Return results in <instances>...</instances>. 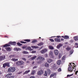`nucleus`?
<instances>
[{
  "label": "nucleus",
  "mask_w": 78,
  "mask_h": 78,
  "mask_svg": "<svg viewBox=\"0 0 78 78\" xmlns=\"http://www.w3.org/2000/svg\"><path fill=\"white\" fill-rule=\"evenodd\" d=\"M16 45V42H9V43L6 44L5 45H4L3 46V47H10L11 45Z\"/></svg>",
  "instance_id": "1"
},
{
  "label": "nucleus",
  "mask_w": 78,
  "mask_h": 78,
  "mask_svg": "<svg viewBox=\"0 0 78 78\" xmlns=\"http://www.w3.org/2000/svg\"><path fill=\"white\" fill-rule=\"evenodd\" d=\"M16 71V68L15 67L9 68L8 69V72H14Z\"/></svg>",
  "instance_id": "2"
},
{
  "label": "nucleus",
  "mask_w": 78,
  "mask_h": 78,
  "mask_svg": "<svg viewBox=\"0 0 78 78\" xmlns=\"http://www.w3.org/2000/svg\"><path fill=\"white\" fill-rule=\"evenodd\" d=\"M23 64H24V62L22 61H19L16 62V66H22Z\"/></svg>",
  "instance_id": "3"
},
{
  "label": "nucleus",
  "mask_w": 78,
  "mask_h": 78,
  "mask_svg": "<svg viewBox=\"0 0 78 78\" xmlns=\"http://www.w3.org/2000/svg\"><path fill=\"white\" fill-rule=\"evenodd\" d=\"M47 51V49H44L41 50L40 51V53H41V54H44V53H46Z\"/></svg>",
  "instance_id": "4"
},
{
  "label": "nucleus",
  "mask_w": 78,
  "mask_h": 78,
  "mask_svg": "<svg viewBox=\"0 0 78 78\" xmlns=\"http://www.w3.org/2000/svg\"><path fill=\"white\" fill-rule=\"evenodd\" d=\"M43 73H44L43 70L41 69L38 71L37 74L38 75H41Z\"/></svg>",
  "instance_id": "5"
},
{
  "label": "nucleus",
  "mask_w": 78,
  "mask_h": 78,
  "mask_svg": "<svg viewBox=\"0 0 78 78\" xmlns=\"http://www.w3.org/2000/svg\"><path fill=\"white\" fill-rule=\"evenodd\" d=\"M41 59L42 61H44V60H45V59H44V58L42 57L41 56H39L37 58V60L38 61H41Z\"/></svg>",
  "instance_id": "6"
},
{
  "label": "nucleus",
  "mask_w": 78,
  "mask_h": 78,
  "mask_svg": "<svg viewBox=\"0 0 78 78\" xmlns=\"http://www.w3.org/2000/svg\"><path fill=\"white\" fill-rule=\"evenodd\" d=\"M5 58V56L1 55L0 56V61H2V60H4Z\"/></svg>",
  "instance_id": "7"
},
{
  "label": "nucleus",
  "mask_w": 78,
  "mask_h": 78,
  "mask_svg": "<svg viewBox=\"0 0 78 78\" xmlns=\"http://www.w3.org/2000/svg\"><path fill=\"white\" fill-rule=\"evenodd\" d=\"M61 37L65 39H69V37L67 35H65V36H62Z\"/></svg>",
  "instance_id": "8"
},
{
  "label": "nucleus",
  "mask_w": 78,
  "mask_h": 78,
  "mask_svg": "<svg viewBox=\"0 0 78 78\" xmlns=\"http://www.w3.org/2000/svg\"><path fill=\"white\" fill-rule=\"evenodd\" d=\"M49 56L50 57H52L53 56V52L52 51H50L49 53Z\"/></svg>",
  "instance_id": "9"
},
{
  "label": "nucleus",
  "mask_w": 78,
  "mask_h": 78,
  "mask_svg": "<svg viewBox=\"0 0 78 78\" xmlns=\"http://www.w3.org/2000/svg\"><path fill=\"white\" fill-rule=\"evenodd\" d=\"M54 40L55 42H61V40H60V39L56 38Z\"/></svg>",
  "instance_id": "10"
},
{
  "label": "nucleus",
  "mask_w": 78,
  "mask_h": 78,
  "mask_svg": "<svg viewBox=\"0 0 78 78\" xmlns=\"http://www.w3.org/2000/svg\"><path fill=\"white\" fill-rule=\"evenodd\" d=\"M47 62L48 63H51V62H53V60L50 59H48L47 60Z\"/></svg>",
  "instance_id": "11"
},
{
  "label": "nucleus",
  "mask_w": 78,
  "mask_h": 78,
  "mask_svg": "<svg viewBox=\"0 0 78 78\" xmlns=\"http://www.w3.org/2000/svg\"><path fill=\"white\" fill-rule=\"evenodd\" d=\"M69 68H68V70L69 71H70L71 72H72V67L70 66V65H69Z\"/></svg>",
  "instance_id": "12"
},
{
  "label": "nucleus",
  "mask_w": 78,
  "mask_h": 78,
  "mask_svg": "<svg viewBox=\"0 0 78 78\" xmlns=\"http://www.w3.org/2000/svg\"><path fill=\"white\" fill-rule=\"evenodd\" d=\"M47 73H48V75H50V73H51V71L50 69H47Z\"/></svg>",
  "instance_id": "13"
},
{
  "label": "nucleus",
  "mask_w": 78,
  "mask_h": 78,
  "mask_svg": "<svg viewBox=\"0 0 78 78\" xmlns=\"http://www.w3.org/2000/svg\"><path fill=\"white\" fill-rule=\"evenodd\" d=\"M44 66L46 67H49V64L47 62H46L45 63Z\"/></svg>",
  "instance_id": "14"
},
{
  "label": "nucleus",
  "mask_w": 78,
  "mask_h": 78,
  "mask_svg": "<svg viewBox=\"0 0 78 78\" xmlns=\"http://www.w3.org/2000/svg\"><path fill=\"white\" fill-rule=\"evenodd\" d=\"M5 49H6L7 51H11V48L10 47L8 48H5Z\"/></svg>",
  "instance_id": "15"
},
{
  "label": "nucleus",
  "mask_w": 78,
  "mask_h": 78,
  "mask_svg": "<svg viewBox=\"0 0 78 78\" xmlns=\"http://www.w3.org/2000/svg\"><path fill=\"white\" fill-rule=\"evenodd\" d=\"M55 54V55H58L59 52H58V50H55L54 51Z\"/></svg>",
  "instance_id": "16"
},
{
  "label": "nucleus",
  "mask_w": 78,
  "mask_h": 78,
  "mask_svg": "<svg viewBox=\"0 0 78 78\" xmlns=\"http://www.w3.org/2000/svg\"><path fill=\"white\" fill-rule=\"evenodd\" d=\"M73 38L75 41H78V37L77 36L74 37Z\"/></svg>",
  "instance_id": "17"
},
{
  "label": "nucleus",
  "mask_w": 78,
  "mask_h": 78,
  "mask_svg": "<svg viewBox=\"0 0 78 78\" xmlns=\"http://www.w3.org/2000/svg\"><path fill=\"white\" fill-rule=\"evenodd\" d=\"M37 45H38V46H41L43 45H44V43H43V42H41L39 43Z\"/></svg>",
  "instance_id": "18"
},
{
  "label": "nucleus",
  "mask_w": 78,
  "mask_h": 78,
  "mask_svg": "<svg viewBox=\"0 0 78 78\" xmlns=\"http://www.w3.org/2000/svg\"><path fill=\"white\" fill-rule=\"evenodd\" d=\"M57 64L58 65H60L61 64V61L60 60H58L57 62Z\"/></svg>",
  "instance_id": "19"
},
{
  "label": "nucleus",
  "mask_w": 78,
  "mask_h": 78,
  "mask_svg": "<svg viewBox=\"0 0 78 78\" xmlns=\"http://www.w3.org/2000/svg\"><path fill=\"white\" fill-rule=\"evenodd\" d=\"M52 69H53L54 70H55L56 69V66L54 65L52 67Z\"/></svg>",
  "instance_id": "20"
},
{
  "label": "nucleus",
  "mask_w": 78,
  "mask_h": 78,
  "mask_svg": "<svg viewBox=\"0 0 78 78\" xmlns=\"http://www.w3.org/2000/svg\"><path fill=\"white\" fill-rule=\"evenodd\" d=\"M62 44H58V45L57 46V48H59L61 47V46H62Z\"/></svg>",
  "instance_id": "21"
},
{
  "label": "nucleus",
  "mask_w": 78,
  "mask_h": 78,
  "mask_svg": "<svg viewBox=\"0 0 78 78\" xmlns=\"http://www.w3.org/2000/svg\"><path fill=\"white\" fill-rule=\"evenodd\" d=\"M11 60L12 61H14V62H15V61H18V59H16V58H13L11 59Z\"/></svg>",
  "instance_id": "22"
},
{
  "label": "nucleus",
  "mask_w": 78,
  "mask_h": 78,
  "mask_svg": "<svg viewBox=\"0 0 78 78\" xmlns=\"http://www.w3.org/2000/svg\"><path fill=\"white\" fill-rule=\"evenodd\" d=\"M30 72V70H28L27 71H26L23 73V75H25V74H27V73H28Z\"/></svg>",
  "instance_id": "23"
},
{
  "label": "nucleus",
  "mask_w": 78,
  "mask_h": 78,
  "mask_svg": "<svg viewBox=\"0 0 78 78\" xmlns=\"http://www.w3.org/2000/svg\"><path fill=\"white\" fill-rule=\"evenodd\" d=\"M49 47L50 50H53V49H54V47L51 45L49 46Z\"/></svg>",
  "instance_id": "24"
},
{
  "label": "nucleus",
  "mask_w": 78,
  "mask_h": 78,
  "mask_svg": "<svg viewBox=\"0 0 78 78\" xmlns=\"http://www.w3.org/2000/svg\"><path fill=\"white\" fill-rule=\"evenodd\" d=\"M24 41H25V42H30V39H25L24 40Z\"/></svg>",
  "instance_id": "25"
},
{
  "label": "nucleus",
  "mask_w": 78,
  "mask_h": 78,
  "mask_svg": "<svg viewBox=\"0 0 78 78\" xmlns=\"http://www.w3.org/2000/svg\"><path fill=\"white\" fill-rule=\"evenodd\" d=\"M14 50H15L16 51H19L20 50V49L19 48H14Z\"/></svg>",
  "instance_id": "26"
},
{
  "label": "nucleus",
  "mask_w": 78,
  "mask_h": 78,
  "mask_svg": "<svg viewBox=\"0 0 78 78\" xmlns=\"http://www.w3.org/2000/svg\"><path fill=\"white\" fill-rule=\"evenodd\" d=\"M37 57L35 55L34 57L31 58V59H32V60H34V59H35Z\"/></svg>",
  "instance_id": "27"
},
{
  "label": "nucleus",
  "mask_w": 78,
  "mask_h": 78,
  "mask_svg": "<svg viewBox=\"0 0 78 78\" xmlns=\"http://www.w3.org/2000/svg\"><path fill=\"white\" fill-rule=\"evenodd\" d=\"M27 49H28V50H30V51H31V50H33V49H31V48L29 46L27 48Z\"/></svg>",
  "instance_id": "28"
},
{
  "label": "nucleus",
  "mask_w": 78,
  "mask_h": 78,
  "mask_svg": "<svg viewBox=\"0 0 78 78\" xmlns=\"http://www.w3.org/2000/svg\"><path fill=\"white\" fill-rule=\"evenodd\" d=\"M14 56H15V55H11L9 56V58H14L15 57H14Z\"/></svg>",
  "instance_id": "29"
},
{
  "label": "nucleus",
  "mask_w": 78,
  "mask_h": 78,
  "mask_svg": "<svg viewBox=\"0 0 78 78\" xmlns=\"http://www.w3.org/2000/svg\"><path fill=\"white\" fill-rule=\"evenodd\" d=\"M44 76H47L48 75V73H47V71H45V72H44Z\"/></svg>",
  "instance_id": "30"
},
{
  "label": "nucleus",
  "mask_w": 78,
  "mask_h": 78,
  "mask_svg": "<svg viewBox=\"0 0 78 78\" xmlns=\"http://www.w3.org/2000/svg\"><path fill=\"white\" fill-rule=\"evenodd\" d=\"M10 75H12V73H9L6 76L7 77L10 76Z\"/></svg>",
  "instance_id": "31"
},
{
  "label": "nucleus",
  "mask_w": 78,
  "mask_h": 78,
  "mask_svg": "<svg viewBox=\"0 0 78 78\" xmlns=\"http://www.w3.org/2000/svg\"><path fill=\"white\" fill-rule=\"evenodd\" d=\"M32 47L33 48H39L38 46H32Z\"/></svg>",
  "instance_id": "32"
},
{
  "label": "nucleus",
  "mask_w": 78,
  "mask_h": 78,
  "mask_svg": "<svg viewBox=\"0 0 78 78\" xmlns=\"http://www.w3.org/2000/svg\"><path fill=\"white\" fill-rule=\"evenodd\" d=\"M55 75H56V74L55 73H54L52 74H51L50 77L51 78V77H53V76H55Z\"/></svg>",
  "instance_id": "33"
},
{
  "label": "nucleus",
  "mask_w": 78,
  "mask_h": 78,
  "mask_svg": "<svg viewBox=\"0 0 78 78\" xmlns=\"http://www.w3.org/2000/svg\"><path fill=\"white\" fill-rule=\"evenodd\" d=\"M5 66L7 67H9V63H5Z\"/></svg>",
  "instance_id": "34"
},
{
  "label": "nucleus",
  "mask_w": 78,
  "mask_h": 78,
  "mask_svg": "<svg viewBox=\"0 0 78 78\" xmlns=\"http://www.w3.org/2000/svg\"><path fill=\"white\" fill-rule=\"evenodd\" d=\"M35 72H36V71H35V70L32 71V72H31V75H34V73H35Z\"/></svg>",
  "instance_id": "35"
},
{
  "label": "nucleus",
  "mask_w": 78,
  "mask_h": 78,
  "mask_svg": "<svg viewBox=\"0 0 78 78\" xmlns=\"http://www.w3.org/2000/svg\"><path fill=\"white\" fill-rule=\"evenodd\" d=\"M37 42V40H34L32 41V43H33L34 44V43H36V42Z\"/></svg>",
  "instance_id": "36"
},
{
  "label": "nucleus",
  "mask_w": 78,
  "mask_h": 78,
  "mask_svg": "<svg viewBox=\"0 0 78 78\" xmlns=\"http://www.w3.org/2000/svg\"><path fill=\"white\" fill-rule=\"evenodd\" d=\"M17 45H18L19 46H22V44H21L20 43H19V42L17 43Z\"/></svg>",
  "instance_id": "37"
},
{
  "label": "nucleus",
  "mask_w": 78,
  "mask_h": 78,
  "mask_svg": "<svg viewBox=\"0 0 78 78\" xmlns=\"http://www.w3.org/2000/svg\"><path fill=\"white\" fill-rule=\"evenodd\" d=\"M75 47L76 48H78V44L76 43L75 44Z\"/></svg>",
  "instance_id": "38"
},
{
  "label": "nucleus",
  "mask_w": 78,
  "mask_h": 78,
  "mask_svg": "<svg viewBox=\"0 0 78 78\" xmlns=\"http://www.w3.org/2000/svg\"><path fill=\"white\" fill-rule=\"evenodd\" d=\"M23 54H28V52L27 51H23Z\"/></svg>",
  "instance_id": "39"
},
{
  "label": "nucleus",
  "mask_w": 78,
  "mask_h": 78,
  "mask_svg": "<svg viewBox=\"0 0 78 78\" xmlns=\"http://www.w3.org/2000/svg\"><path fill=\"white\" fill-rule=\"evenodd\" d=\"M7 78H14V76H8Z\"/></svg>",
  "instance_id": "40"
},
{
  "label": "nucleus",
  "mask_w": 78,
  "mask_h": 78,
  "mask_svg": "<svg viewBox=\"0 0 78 78\" xmlns=\"http://www.w3.org/2000/svg\"><path fill=\"white\" fill-rule=\"evenodd\" d=\"M74 67H75V66H74L73 67V69H72V70H75H75H76V69Z\"/></svg>",
  "instance_id": "41"
},
{
  "label": "nucleus",
  "mask_w": 78,
  "mask_h": 78,
  "mask_svg": "<svg viewBox=\"0 0 78 78\" xmlns=\"http://www.w3.org/2000/svg\"><path fill=\"white\" fill-rule=\"evenodd\" d=\"M66 49L67 50V51H69L70 50V48L69 47H68L66 48Z\"/></svg>",
  "instance_id": "42"
},
{
  "label": "nucleus",
  "mask_w": 78,
  "mask_h": 78,
  "mask_svg": "<svg viewBox=\"0 0 78 78\" xmlns=\"http://www.w3.org/2000/svg\"><path fill=\"white\" fill-rule=\"evenodd\" d=\"M73 51L71 50L69 51V54L70 55H72L73 53Z\"/></svg>",
  "instance_id": "43"
},
{
  "label": "nucleus",
  "mask_w": 78,
  "mask_h": 78,
  "mask_svg": "<svg viewBox=\"0 0 78 78\" xmlns=\"http://www.w3.org/2000/svg\"><path fill=\"white\" fill-rule=\"evenodd\" d=\"M57 37V38H59V37H61V36H54V37Z\"/></svg>",
  "instance_id": "44"
},
{
  "label": "nucleus",
  "mask_w": 78,
  "mask_h": 78,
  "mask_svg": "<svg viewBox=\"0 0 78 78\" xmlns=\"http://www.w3.org/2000/svg\"><path fill=\"white\" fill-rule=\"evenodd\" d=\"M6 64L5 63H4L3 65V67H4V68H5L6 67Z\"/></svg>",
  "instance_id": "45"
},
{
  "label": "nucleus",
  "mask_w": 78,
  "mask_h": 78,
  "mask_svg": "<svg viewBox=\"0 0 78 78\" xmlns=\"http://www.w3.org/2000/svg\"><path fill=\"white\" fill-rule=\"evenodd\" d=\"M31 53H36V51H33Z\"/></svg>",
  "instance_id": "46"
},
{
  "label": "nucleus",
  "mask_w": 78,
  "mask_h": 78,
  "mask_svg": "<svg viewBox=\"0 0 78 78\" xmlns=\"http://www.w3.org/2000/svg\"><path fill=\"white\" fill-rule=\"evenodd\" d=\"M50 41H51V42H54V40L52 39H49Z\"/></svg>",
  "instance_id": "47"
},
{
  "label": "nucleus",
  "mask_w": 78,
  "mask_h": 78,
  "mask_svg": "<svg viewBox=\"0 0 78 78\" xmlns=\"http://www.w3.org/2000/svg\"><path fill=\"white\" fill-rule=\"evenodd\" d=\"M72 75H73V74L70 75H68L67 76V77H70V76H72Z\"/></svg>",
  "instance_id": "48"
},
{
  "label": "nucleus",
  "mask_w": 78,
  "mask_h": 78,
  "mask_svg": "<svg viewBox=\"0 0 78 78\" xmlns=\"http://www.w3.org/2000/svg\"><path fill=\"white\" fill-rule=\"evenodd\" d=\"M62 60H65V56H63L62 58Z\"/></svg>",
  "instance_id": "49"
},
{
  "label": "nucleus",
  "mask_w": 78,
  "mask_h": 78,
  "mask_svg": "<svg viewBox=\"0 0 78 78\" xmlns=\"http://www.w3.org/2000/svg\"><path fill=\"white\" fill-rule=\"evenodd\" d=\"M58 70V72H61V68H59Z\"/></svg>",
  "instance_id": "50"
},
{
  "label": "nucleus",
  "mask_w": 78,
  "mask_h": 78,
  "mask_svg": "<svg viewBox=\"0 0 78 78\" xmlns=\"http://www.w3.org/2000/svg\"><path fill=\"white\" fill-rule=\"evenodd\" d=\"M38 64H41V60L39 61H38L37 62Z\"/></svg>",
  "instance_id": "51"
},
{
  "label": "nucleus",
  "mask_w": 78,
  "mask_h": 78,
  "mask_svg": "<svg viewBox=\"0 0 78 78\" xmlns=\"http://www.w3.org/2000/svg\"><path fill=\"white\" fill-rule=\"evenodd\" d=\"M58 58H61V54L59 55Z\"/></svg>",
  "instance_id": "52"
},
{
  "label": "nucleus",
  "mask_w": 78,
  "mask_h": 78,
  "mask_svg": "<svg viewBox=\"0 0 78 78\" xmlns=\"http://www.w3.org/2000/svg\"><path fill=\"white\" fill-rule=\"evenodd\" d=\"M36 68H37V66H34L33 67V69H36Z\"/></svg>",
  "instance_id": "53"
},
{
  "label": "nucleus",
  "mask_w": 78,
  "mask_h": 78,
  "mask_svg": "<svg viewBox=\"0 0 78 78\" xmlns=\"http://www.w3.org/2000/svg\"><path fill=\"white\" fill-rule=\"evenodd\" d=\"M22 59H23V60L24 61H26V58H22Z\"/></svg>",
  "instance_id": "54"
},
{
  "label": "nucleus",
  "mask_w": 78,
  "mask_h": 78,
  "mask_svg": "<svg viewBox=\"0 0 78 78\" xmlns=\"http://www.w3.org/2000/svg\"><path fill=\"white\" fill-rule=\"evenodd\" d=\"M27 48V46H24L23 47V48L24 49H25V48Z\"/></svg>",
  "instance_id": "55"
},
{
  "label": "nucleus",
  "mask_w": 78,
  "mask_h": 78,
  "mask_svg": "<svg viewBox=\"0 0 78 78\" xmlns=\"http://www.w3.org/2000/svg\"><path fill=\"white\" fill-rule=\"evenodd\" d=\"M78 71H76L75 72V75H77V73H78Z\"/></svg>",
  "instance_id": "56"
},
{
  "label": "nucleus",
  "mask_w": 78,
  "mask_h": 78,
  "mask_svg": "<svg viewBox=\"0 0 78 78\" xmlns=\"http://www.w3.org/2000/svg\"><path fill=\"white\" fill-rule=\"evenodd\" d=\"M69 64H70V66H71L73 67V65L72 64V63H70Z\"/></svg>",
  "instance_id": "57"
},
{
  "label": "nucleus",
  "mask_w": 78,
  "mask_h": 78,
  "mask_svg": "<svg viewBox=\"0 0 78 78\" xmlns=\"http://www.w3.org/2000/svg\"><path fill=\"white\" fill-rule=\"evenodd\" d=\"M70 42H73V41L72 40H71L70 41Z\"/></svg>",
  "instance_id": "58"
},
{
  "label": "nucleus",
  "mask_w": 78,
  "mask_h": 78,
  "mask_svg": "<svg viewBox=\"0 0 78 78\" xmlns=\"http://www.w3.org/2000/svg\"><path fill=\"white\" fill-rule=\"evenodd\" d=\"M5 37H7V38H8L9 37L8 36H5Z\"/></svg>",
  "instance_id": "59"
},
{
  "label": "nucleus",
  "mask_w": 78,
  "mask_h": 78,
  "mask_svg": "<svg viewBox=\"0 0 78 78\" xmlns=\"http://www.w3.org/2000/svg\"><path fill=\"white\" fill-rule=\"evenodd\" d=\"M20 42L21 43H22V44H23V41H21Z\"/></svg>",
  "instance_id": "60"
},
{
  "label": "nucleus",
  "mask_w": 78,
  "mask_h": 78,
  "mask_svg": "<svg viewBox=\"0 0 78 78\" xmlns=\"http://www.w3.org/2000/svg\"><path fill=\"white\" fill-rule=\"evenodd\" d=\"M23 44H27V42L23 41Z\"/></svg>",
  "instance_id": "61"
},
{
  "label": "nucleus",
  "mask_w": 78,
  "mask_h": 78,
  "mask_svg": "<svg viewBox=\"0 0 78 78\" xmlns=\"http://www.w3.org/2000/svg\"><path fill=\"white\" fill-rule=\"evenodd\" d=\"M30 78H35V77H34V76H32L30 77Z\"/></svg>",
  "instance_id": "62"
},
{
  "label": "nucleus",
  "mask_w": 78,
  "mask_h": 78,
  "mask_svg": "<svg viewBox=\"0 0 78 78\" xmlns=\"http://www.w3.org/2000/svg\"><path fill=\"white\" fill-rule=\"evenodd\" d=\"M61 40L62 41H64V40L63 38H62V39H61Z\"/></svg>",
  "instance_id": "63"
},
{
  "label": "nucleus",
  "mask_w": 78,
  "mask_h": 78,
  "mask_svg": "<svg viewBox=\"0 0 78 78\" xmlns=\"http://www.w3.org/2000/svg\"><path fill=\"white\" fill-rule=\"evenodd\" d=\"M34 63V62H33L32 64H33Z\"/></svg>",
  "instance_id": "64"
}]
</instances>
